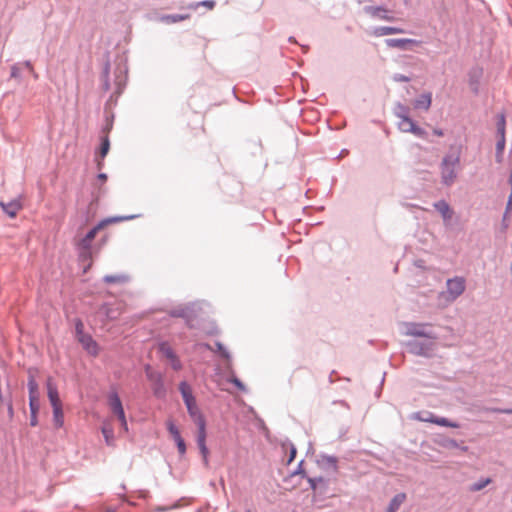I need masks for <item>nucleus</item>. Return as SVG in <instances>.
<instances>
[{
  "mask_svg": "<svg viewBox=\"0 0 512 512\" xmlns=\"http://www.w3.org/2000/svg\"><path fill=\"white\" fill-rule=\"evenodd\" d=\"M396 115L400 119L398 122V128L404 133H412L415 136L425 138L427 132L421 127L417 126L416 123L407 115L408 108L398 104Z\"/></svg>",
  "mask_w": 512,
  "mask_h": 512,
  "instance_id": "obj_1",
  "label": "nucleus"
},
{
  "mask_svg": "<svg viewBox=\"0 0 512 512\" xmlns=\"http://www.w3.org/2000/svg\"><path fill=\"white\" fill-rule=\"evenodd\" d=\"M460 161L459 155H447L441 163V176L446 185H450L456 178V167Z\"/></svg>",
  "mask_w": 512,
  "mask_h": 512,
  "instance_id": "obj_2",
  "label": "nucleus"
},
{
  "mask_svg": "<svg viewBox=\"0 0 512 512\" xmlns=\"http://www.w3.org/2000/svg\"><path fill=\"white\" fill-rule=\"evenodd\" d=\"M465 290V280L462 277H454L447 281V291L439 295L445 302L456 300Z\"/></svg>",
  "mask_w": 512,
  "mask_h": 512,
  "instance_id": "obj_3",
  "label": "nucleus"
},
{
  "mask_svg": "<svg viewBox=\"0 0 512 512\" xmlns=\"http://www.w3.org/2000/svg\"><path fill=\"white\" fill-rule=\"evenodd\" d=\"M76 337L83 348L92 356L99 354V346L91 335L84 332V325L81 321L76 323Z\"/></svg>",
  "mask_w": 512,
  "mask_h": 512,
  "instance_id": "obj_4",
  "label": "nucleus"
},
{
  "mask_svg": "<svg viewBox=\"0 0 512 512\" xmlns=\"http://www.w3.org/2000/svg\"><path fill=\"white\" fill-rule=\"evenodd\" d=\"M179 391L182 395V398L187 407L189 415L195 421V418H197V416H202V415L200 414V412L198 410L196 400L192 393V388L190 387V385L187 382L183 381L179 384Z\"/></svg>",
  "mask_w": 512,
  "mask_h": 512,
  "instance_id": "obj_5",
  "label": "nucleus"
},
{
  "mask_svg": "<svg viewBox=\"0 0 512 512\" xmlns=\"http://www.w3.org/2000/svg\"><path fill=\"white\" fill-rule=\"evenodd\" d=\"M129 218L130 217H113L102 220L94 228H92L83 239H81L80 246L84 249H89L92 241L101 229H103L108 224L120 222Z\"/></svg>",
  "mask_w": 512,
  "mask_h": 512,
  "instance_id": "obj_6",
  "label": "nucleus"
},
{
  "mask_svg": "<svg viewBox=\"0 0 512 512\" xmlns=\"http://www.w3.org/2000/svg\"><path fill=\"white\" fill-rule=\"evenodd\" d=\"M108 405L110 410L119 419L121 426L124 431H128V425L126 421L125 412L120 397L116 392H111L108 395Z\"/></svg>",
  "mask_w": 512,
  "mask_h": 512,
  "instance_id": "obj_7",
  "label": "nucleus"
},
{
  "mask_svg": "<svg viewBox=\"0 0 512 512\" xmlns=\"http://www.w3.org/2000/svg\"><path fill=\"white\" fill-rule=\"evenodd\" d=\"M159 352L169 361L175 371L182 369V363L168 342L159 344Z\"/></svg>",
  "mask_w": 512,
  "mask_h": 512,
  "instance_id": "obj_8",
  "label": "nucleus"
},
{
  "mask_svg": "<svg viewBox=\"0 0 512 512\" xmlns=\"http://www.w3.org/2000/svg\"><path fill=\"white\" fill-rule=\"evenodd\" d=\"M364 12L372 18L391 22L394 17L391 15L390 10L383 6H366Z\"/></svg>",
  "mask_w": 512,
  "mask_h": 512,
  "instance_id": "obj_9",
  "label": "nucleus"
},
{
  "mask_svg": "<svg viewBox=\"0 0 512 512\" xmlns=\"http://www.w3.org/2000/svg\"><path fill=\"white\" fill-rule=\"evenodd\" d=\"M385 43L390 48L406 50L409 48V45H420L421 41L415 39H387Z\"/></svg>",
  "mask_w": 512,
  "mask_h": 512,
  "instance_id": "obj_10",
  "label": "nucleus"
},
{
  "mask_svg": "<svg viewBox=\"0 0 512 512\" xmlns=\"http://www.w3.org/2000/svg\"><path fill=\"white\" fill-rule=\"evenodd\" d=\"M47 394L52 408L62 406L57 387L50 378L47 381Z\"/></svg>",
  "mask_w": 512,
  "mask_h": 512,
  "instance_id": "obj_11",
  "label": "nucleus"
},
{
  "mask_svg": "<svg viewBox=\"0 0 512 512\" xmlns=\"http://www.w3.org/2000/svg\"><path fill=\"white\" fill-rule=\"evenodd\" d=\"M415 418L420 421L431 422V423H434V424H437V425L443 426V427H452V428L459 427V425L457 423L450 422L448 419L443 418V417H435L431 413H429V416L426 418H422L418 414L415 416Z\"/></svg>",
  "mask_w": 512,
  "mask_h": 512,
  "instance_id": "obj_12",
  "label": "nucleus"
},
{
  "mask_svg": "<svg viewBox=\"0 0 512 512\" xmlns=\"http://www.w3.org/2000/svg\"><path fill=\"white\" fill-rule=\"evenodd\" d=\"M3 211L11 218L16 217L18 212L22 209V203L19 199H14L9 203L0 202Z\"/></svg>",
  "mask_w": 512,
  "mask_h": 512,
  "instance_id": "obj_13",
  "label": "nucleus"
},
{
  "mask_svg": "<svg viewBox=\"0 0 512 512\" xmlns=\"http://www.w3.org/2000/svg\"><path fill=\"white\" fill-rule=\"evenodd\" d=\"M432 104V94L430 92L423 93L413 103L415 109H423L428 111Z\"/></svg>",
  "mask_w": 512,
  "mask_h": 512,
  "instance_id": "obj_14",
  "label": "nucleus"
},
{
  "mask_svg": "<svg viewBox=\"0 0 512 512\" xmlns=\"http://www.w3.org/2000/svg\"><path fill=\"white\" fill-rule=\"evenodd\" d=\"M404 33V30L399 27L381 26L372 30L371 34L375 37H382L386 35H394Z\"/></svg>",
  "mask_w": 512,
  "mask_h": 512,
  "instance_id": "obj_15",
  "label": "nucleus"
},
{
  "mask_svg": "<svg viewBox=\"0 0 512 512\" xmlns=\"http://www.w3.org/2000/svg\"><path fill=\"white\" fill-rule=\"evenodd\" d=\"M406 333L408 335H413V336L429 337L428 333H426V331H425V325H423V324H415V323L407 324Z\"/></svg>",
  "mask_w": 512,
  "mask_h": 512,
  "instance_id": "obj_16",
  "label": "nucleus"
},
{
  "mask_svg": "<svg viewBox=\"0 0 512 512\" xmlns=\"http://www.w3.org/2000/svg\"><path fill=\"white\" fill-rule=\"evenodd\" d=\"M194 422L198 426L197 444L206 443V428H205L204 417L197 416V418H195Z\"/></svg>",
  "mask_w": 512,
  "mask_h": 512,
  "instance_id": "obj_17",
  "label": "nucleus"
},
{
  "mask_svg": "<svg viewBox=\"0 0 512 512\" xmlns=\"http://www.w3.org/2000/svg\"><path fill=\"white\" fill-rule=\"evenodd\" d=\"M434 207L442 215L444 220H450L452 218V210L447 202L439 201L434 204Z\"/></svg>",
  "mask_w": 512,
  "mask_h": 512,
  "instance_id": "obj_18",
  "label": "nucleus"
},
{
  "mask_svg": "<svg viewBox=\"0 0 512 512\" xmlns=\"http://www.w3.org/2000/svg\"><path fill=\"white\" fill-rule=\"evenodd\" d=\"M147 375H148V378L151 381H153L155 384V388H154L155 395L160 396L161 394H163V384H162L161 375L158 373H154V372H149Z\"/></svg>",
  "mask_w": 512,
  "mask_h": 512,
  "instance_id": "obj_19",
  "label": "nucleus"
},
{
  "mask_svg": "<svg viewBox=\"0 0 512 512\" xmlns=\"http://www.w3.org/2000/svg\"><path fill=\"white\" fill-rule=\"evenodd\" d=\"M29 406L31 412L30 425L35 427L38 424L37 413L39 411V400L33 398L30 399Z\"/></svg>",
  "mask_w": 512,
  "mask_h": 512,
  "instance_id": "obj_20",
  "label": "nucleus"
},
{
  "mask_svg": "<svg viewBox=\"0 0 512 512\" xmlns=\"http://www.w3.org/2000/svg\"><path fill=\"white\" fill-rule=\"evenodd\" d=\"M405 499L406 495L404 493L395 495L387 508V512H396L401 504L405 501Z\"/></svg>",
  "mask_w": 512,
  "mask_h": 512,
  "instance_id": "obj_21",
  "label": "nucleus"
},
{
  "mask_svg": "<svg viewBox=\"0 0 512 512\" xmlns=\"http://www.w3.org/2000/svg\"><path fill=\"white\" fill-rule=\"evenodd\" d=\"M190 18L189 14L181 15V14H173V15H165L161 17V21L166 24H173L177 22H181Z\"/></svg>",
  "mask_w": 512,
  "mask_h": 512,
  "instance_id": "obj_22",
  "label": "nucleus"
},
{
  "mask_svg": "<svg viewBox=\"0 0 512 512\" xmlns=\"http://www.w3.org/2000/svg\"><path fill=\"white\" fill-rule=\"evenodd\" d=\"M53 409V422L56 428H61L64 424V413L62 406Z\"/></svg>",
  "mask_w": 512,
  "mask_h": 512,
  "instance_id": "obj_23",
  "label": "nucleus"
},
{
  "mask_svg": "<svg viewBox=\"0 0 512 512\" xmlns=\"http://www.w3.org/2000/svg\"><path fill=\"white\" fill-rule=\"evenodd\" d=\"M102 434L105 438L106 444L109 446H113L114 445V433H113L112 427L109 425H104L102 427Z\"/></svg>",
  "mask_w": 512,
  "mask_h": 512,
  "instance_id": "obj_24",
  "label": "nucleus"
},
{
  "mask_svg": "<svg viewBox=\"0 0 512 512\" xmlns=\"http://www.w3.org/2000/svg\"><path fill=\"white\" fill-rule=\"evenodd\" d=\"M204 6L209 10H212L215 7V1L213 0H205L201 2L192 3L188 6L189 9L196 10L198 7Z\"/></svg>",
  "mask_w": 512,
  "mask_h": 512,
  "instance_id": "obj_25",
  "label": "nucleus"
},
{
  "mask_svg": "<svg viewBox=\"0 0 512 512\" xmlns=\"http://www.w3.org/2000/svg\"><path fill=\"white\" fill-rule=\"evenodd\" d=\"M29 388V400L30 399H38V385L34 379H30L28 382Z\"/></svg>",
  "mask_w": 512,
  "mask_h": 512,
  "instance_id": "obj_26",
  "label": "nucleus"
},
{
  "mask_svg": "<svg viewBox=\"0 0 512 512\" xmlns=\"http://www.w3.org/2000/svg\"><path fill=\"white\" fill-rule=\"evenodd\" d=\"M505 126L506 121L504 115H500L497 122V133L498 137H505Z\"/></svg>",
  "mask_w": 512,
  "mask_h": 512,
  "instance_id": "obj_27",
  "label": "nucleus"
},
{
  "mask_svg": "<svg viewBox=\"0 0 512 512\" xmlns=\"http://www.w3.org/2000/svg\"><path fill=\"white\" fill-rule=\"evenodd\" d=\"M106 283H121L126 281V277L123 275H107L104 277Z\"/></svg>",
  "mask_w": 512,
  "mask_h": 512,
  "instance_id": "obj_28",
  "label": "nucleus"
},
{
  "mask_svg": "<svg viewBox=\"0 0 512 512\" xmlns=\"http://www.w3.org/2000/svg\"><path fill=\"white\" fill-rule=\"evenodd\" d=\"M166 425H167V429H168L169 433L172 435L174 440L181 437L178 428L174 425V423L172 421H170V420L167 421Z\"/></svg>",
  "mask_w": 512,
  "mask_h": 512,
  "instance_id": "obj_29",
  "label": "nucleus"
},
{
  "mask_svg": "<svg viewBox=\"0 0 512 512\" xmlns=\"http://www.w3.org/2000/svg\"><path fill=\"white\" fill-rule=\"evenodd\" d=\"M109 148H110L109 139L107 137H105L102 141L101 148H100V156L102 158H104L107 155Z\"/></svg>",
  "mask_w": 512,
  "mask_h": 512,
  "instance_id": "obj_30",
  "label": "nucleus"
},
{
  "mask_svg": "<svg viewBox=\"0 0 512 512\" xmlns=\"http://www.w3.org/2000/svg\"><path fill=\"white\" fill-rule=\"evenodd\" d=\"M198 447L200 449V452L202 454V457H203V462L205 464V466H208V454H209V451H208V448L206 446V443H203V444H198Z\"/></svg>",
  "mask_w": 512,
  "mask_h": 512,
  "instance_id": "obj_31",
  "label": "nucleus"
},
{
  "mask_svg": "<svg viewBox=\"0 0 512 512\" xmlns=\"http://www.w3.org/2000/svg\"><path fill=\"white\" fill-rule=\"evenodd\" d=\"M178 451L181 455H184L186 452V445L182 437L175 439Z\"/></svg>",
  "mask_w": 512,
  "mask_h": 512,
  "instance_id": "obj_32",
  "label": "nucleus"
},
{
  "mask_svg": "<svg viewBox=\"0 0 512 512\" xmlns=\"http://www.w3.org/2000/svg\"><path fill=\"white\" fill-rule=\"evenodd\" d=\"M489 483H490V479H486L484 481H481L479 483L474 484L471 487V490L472 491H479V490L483 489L485 486H487Z\"/></svg>",
  "mask_w": 512,
  "mask_h": 512,
  "instance_id": "obj_33",
  "label": "nucleus"
},
{
  "mask_svg": "<svg viewBox=\"0 0 512 512\" xmlns=\"http://www.w3.org/2000/svg\"><path fill=\"white\" fill-rule=\"evenodd\" d=\"M506 139L505 137H498V141L496 144V151L501 152L504 151Z\"/></svg>",
  "mask_w": 512,
  "mask_h": 512,
  "instance_id": "obj_34",
  "label": "nucleus"
},
{
  "mask_svg": "<svg viewBox=\"0 0 512 512\" xmlns=\"http://www.w3.org/2000/svg\"><path fill=\"white\" fill-rule=\"evenodd\" d=\"M296 453H297L296 448L293 445H290L289 446V457L287 460V464H290L294 460Z\"/></svg>",
  "mask_w": 512,
  "mask_h": 512,
  "instance_id": "obj_35",
  "label": "nucleus"
},
{
  "mask_svg": "<svg viewBox=\"0 0 512 512\" xmlns=\"http://www.w3.org/2000/svg\"><path fill=\"white\" fill-rule=\"evenodd\" d=\"M238 389L240 390H245V386L243 385V383L237 378V377H232L231 380H230Z\"/></svg>",
  "mask_w": 512,
  "mask_h": 512,
  "instance_id": "obj_36",
  "label": "nucleus"
},
{
  "mask_svg": "<svg viewBox=\"0 0 512 512\" xmlns=\"http://www.w3.org/2000/svg\"><path fill=\"white\" fill-rule=\"evenodd\" d=\"M394 80L397 82H408L410 79L405 75L398 74L394 76Z\"/></svg>",
  "mask_w": 512,
  "mask_h": 512,
  "instance_id": "obj_37",
  "label": "nucleus"
},
{
  "mask_svg": "<svg viewBox=\"0 0 512 512\" xmlns=\"http://www.w3.org/2000/svg\"><path fill=\"white\" fill-rule=\"evenodd\" d=\"M503 153H504V151H501V152L496 151V161L498 163H501L503 161Z\"/></svg>",
  "mask_w": 512,
  "mask_h": 512,
  "instance_id": "obj_38",
  "label": "nucleus"
},
{
  "mask_svg": "<svg viewBox=\"0 0 512 512\" xmlns=\"http://www.w3.org/2000/svg\"><path fill=\"white\" fill-rule=\"evenodd\" d=\"M433 133L434 135L438 136V137H442L444 135L443 131L441 129H433Z\"/></svg>",
  "mask_w": 512,
  "mask_h": 512,
  "instance_id": "obj_39",
  "label": "nucleus"
},
{
  "mask_svg": "<svg viewBox=\"0 0 512 512\" xmlns=\"http://www.w3.org/2000/svg\"><path fill=\"white\" fill-rule=\"evenodd\" d=\"M217 346H218L219 351L222 353V355L224 357H228V353L223 350L222 344L221 343H217Z\"/></svg>",
  "mask_w": 512,
  "mask_h": 512,
  "instance_id": "obj_40",
  "label": "nucleus"
},
{
  "mask_svg": "<svg viewBox=\"0 0 512 512\" xmlns=\"http://www.w3.org/2000/svg\"><path fill=\"white\" fill-rule=\"evenodd\" d=\"M8 413H9V416L12 417L13 416V405L11 402L8 403Z\"/></svg>",
  "mask_w": 512,
  "mask_h": 512,
  "instance_id": "obj_41",
  "label": "nucleus"
},
{
  "mask_svg": "<svg viewBox=\"0 0 512 512\" xmlns=\"http://www.w3.org/2000/svg\"><path fill=\"white\" fill-rule=\"evenodd\" d=\"M98 179L101 180L102 182H105L107 179V176H106V174L101 173L98 175Z\"/></svg>",
  "mask_w": 512,
  "mask_h": 512,
  "instance_id": "obj_42",
  "label": "nucleus"
},
{
  "mask_svg": "<svg viewBox=\"0 0 512 512\" xmlns=\"http://www.w3.org/2000/svg\"><path fill=\"white\" fill-rule=\"evenodd\" d=\"M310 483H311L312 487L315 488V480L314 479H310Z\"/></svg>",
  "mask_w": 512,
  "mask_h": 512,
  "instance_id": "obj_43",
  "label": "nucleus"
}]
</instances>
